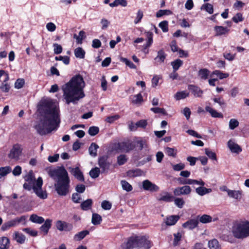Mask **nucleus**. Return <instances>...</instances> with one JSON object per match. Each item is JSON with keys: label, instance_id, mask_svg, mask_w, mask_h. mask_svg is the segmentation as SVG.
<instances>
[{"label": "nucleus", "instance_id": "nucleus-62", "mask_svg": "<svg viewBox=\"0 0 249 249\" xmlns=\"http://www.w3.org/2000/svg\"><path fill=\"white\" fill-rule=\"evenodd\" d=\"M120 60L128 66L131 69H136V66L130 61L128 60L127 58L121 57L120 58Z\"/></svg>", "mask_w": 249, "mask_h": 249}, {"label": "nucleus", "instance_id": "nucleus-31", "mask_svg": "<svg viewBox=\"0 0 249 249\" xmlns=\"http://www.w3.org/2000/svg\"><path fill=\"white\" fill-rule=\"evenodd\" d=\"M75 57L80 59H83L85 57V52L81 47L76 48L74 51Z\"/></svg>", "mask_w": 249, "mask_h": 249}, {"label": "nucleus", "instance_id": "nucleus-45", "mask_svg": "<svg viewBox=\"0 0 249 249\" xmlns=\"http://www.w3.org/2000/svg\"><path fill=\"white\" fill-rule=\"evenodd\" d=\"M100 170L98 167L92 168L89 172L90 176L93 178H96L99 176Z\"/></svg>", "mask_w": 249, "mask_h": 249}, {"label": "nucleus", "instance_id": "nucleus-43", "mask_svg": "<svg viewBox=\"0 0 249 249\" xmlns=\"http://www.w3.org/2000/svg\"><path fill=\"white\" fill-rule=\"evenodd\" d=\"M201 10H205L210 14H212L213 12V6L209 3L203 4L201 7Z\"/></svg>", "mask_w": 249, "mask_h": 249}, {"label": "nucleus", "instance_id": "nucleus-4", "mask_svg": "<svg viewBox=\"0 0 249 249\" xmlns=\"http://www.w3.org/2000/svg\"><path fill=\"white\" fill-rule=\"evenodd\" d=\"M231 232L233 236L237 239H243L249 237V221H235L232 227Z\"/></svg>", "mask_w": 249, "mask_h": 249}, {"label": "nucleus", "instance_id": "nucleus-41", "mask_svg": "<svg viewBox=\"0 0 249 249\" xmlns=\"http://www.w3.org/2000/svg\"><path fill=\"white\" fill-rule=\"evenodd\" d=\"M138 146L140 147V149L142 150V148L147 147L146 142L145 140L142 138L136 139L135 141Z\"/></svg>", "mask_w": 249, "mask_h": 249}, {"label": "nucleus", "instance_id": "nucleus-2", "mask_svg": "<svg viewBox=\"0 0 249 249\" xmlns=\"http://www.w3.org/2000/svg\"><path fill=\"white\" fill-rule=\"evenodd\" d=\"M85 83L82 76L79 74L73 76L71 79L63 87V97L66 103L69 104H77L78 102L83 99L85 94L84 88Z\"/></svg>", "mask_w": 249, "mask_h": 249}, {"label": "nucleus", "instance_id": "nucleus-54", "mask_svg": "<svg viewBox=\"0 0 249 249\" xmlns=\"http://www.w3.org/2000/svg\"><path fill=\"white\" fill-rule=\"evenodd\" d=\"M172 14V12L169 10H160L156 13V17L160 18L163 15H169Z\"/></svg>", "mask_w": 249, "mask_h": 249}, {"label": "nucleus", "instance_id": "nucleus-22", "mask_svg": "<svg viewBox=\"0 0 249 249\" xmlns=\"http://www.w3.org/2000/svg\"><path fill=\"white\" fill-rule=\"evenodd\" d=\"M10 241L6 237H1L0 238V249H8L9 248Z\"/></svg>", "mask_w": 249, "mask_h": 249}, {"label": "nucleus", "instance_id": "nucleus-55", "mask_svg": "<svg viewBox=\"0 0 249 249\" xmlns=\"http://www.w3.org/2000/svg\"><path fill=\"white\" fill-rule=\"evenodd\" d=\"M25 84V81L22 78L18 79L15 83V88L19 89L22 88Z\"/></svg>", "mask_w": 249, "mask_h": 249}, {"label": "nucleus", "instance_id": "nucleus-28", "mask_svg": "<svg viewBox=\"0 0 249 249\" xmlns=\"http://www.w3.org/2000/svg\"><path fill=\"white\" fill-rule=\"evenodd\" d=\"M206 110L209 112L213 117L214 118H222L223 117L222 114L220 113H218L216 110H214L209 106H206L205 107Z\"/></svg>", "mask_w": 249, "mask_h": 249}, {"label": "nucleus", "instance_id": "nucleus-38", "mask_svg": "<svg viewBox=\"0 0 249 249\" xmlns=\"http://www.w3.org/2000/svg\"><path fill=\"white\" fill-rule=\"evenodd\" d=\"M92 203V201L91 199H88L87 200L83 201L81 204V209L83 210H88L90 209Z\"/></svg>", "mask_w": 249, "mask_h": 249}, {"label": "nucleus", "instance_id": "nucleus-48", "mask_svg": "<svg viewBox=\"0 0 249 249\" xmlns=\"http://www.w3.org/2000/svg\"><path fill=\"white\" fill-rule=\"evenodd\" d=\"M121 184L123 189L127 192H130L133 189L132 186L125 180H122Z\"/></svg>", "mask_w": 249, "mask_h": 249}, {"label": "nucleus", "instance_id": "nucleus-24", "mask_svg": "<svg viewBox=\"0 0 249 249\" xmlns=\"http://www.w3.org/2000/svg\"><path fill=\"white\" fill-rule=\"evenodd\" d=\"M199 221L203 224L210 223L212 221H215L217 220V218L213 219L212 217L208 214H203L201 216H198Z\"/></svg>", "mask_w": 249, "mask_h": 249}, {"label": "nucleus", "instance_id": "nucleus-29", "mask_svg": "<svg viewBox=\"0 0 249 249\" xmlns=\"http://www.w3.org/2000/svg\"><path fill=\"white\" fill-rule=\"evenodd\" d=\"M30 220L33 223L37 224H42L44 222L43 217L39 216L35 214H33L30 216Z\"/></svg>", "mask_w": 249, "mask_h": 249}, {"label": "nucleus", "instance_id": "nucleus-36", "mask_svg": "<svg viewBox=\"0 0 249 249\" xmlns=\"http://www.w3.org/2000/svg\"><path fill=\"white\" fill-rule=\"evenodd\" d=\"M127 4L126 0H115L113 2L109 3V6L112 7H116L118 5L125 7L127 6Z\"/></svg>", "mask_w": 249, "mask_h": 249}, {"label": "nucleus", "instance_id": "nucleus-15", "mask_svg": "<svg viewBox=\"0 0 249 249\" xmlns=\"http://www.w3.org/2000/svg\"><path fill=\"white\" fill-rule=\"evenodd\" d=\"M198 224V221L197 219H191L182 224V227L188 230H193L196 228Z\"/></svg>", "mask_w": 249, "mask_h": 249}, {"label": "nucleus", "instance_id": "nucleus-44", "mask_svg": "<svg viewBox=\"0 0 249 249\" xmlns=\"http://www.w3.org/2000/svg\"><path fill=\"white\" fill-rule=\"evenodd\" d=\"M102 221L101 216L97 213H93L92 216V223L93 224L96 225L99 224Z\"/></svg>", "mask_w": 249, "mask_h": 249}, {"label": "nucleus", "instance_id": "nucleus-60", "mask_svg": "<svg viewBox=\"0 0 249 249\" xmlns=\"http://www.w3.org/2000/svg\"><path fill=\"white\" fill-rule=\"evenodd\" d=\"M232 20L236 23L241 22L244 20V18L241 13H237L232 18Z\"/></svg>", "mask_w": 249, "mask_h": 249}, {"label": "nucleus", "instance_id": "nucleus-21", "mask_svg": "<svg viewBox=\"0 0 249 249\" xmlns=\"http://www.w3.org/2000/svg\"><path fill=\"white\" fill-rule=\"evenodd\" d=\"M214 30L215 31L216 36H217L225 35L227 34L229 31V29L227 27L221 26H215L214 28Z\"/></svg>", "mask_w": 249, "mask_h": 249}, {"label": "nucleus", "instance_id": "nucleus-61", "mask_svg": "<svg viewBox=\"0 0 249 249\" xmlns=\"http://www.w3.org/2000/svg\"><path fill=\"white\" fill-rule=\"evenodd\" d=\"M55 59L57 61L58 60H61L63 62L66 64L68 65L70 63V58L69 57L67 56H56L55 57Z\"/></svg>", "mask_w": 249, "mask_h": 249}, {"label": "nucleus", "instance_id": "nucleus-40", "mask_svg": "<svg viewBox=\"0 0 249 249\" xmlns=\"http://www.w3.org/2000/svg\"><path fill=\"white\" fill-rule=\"evenodd\" d=\"M183 64V61L180 59H177L171 63L173 70L177 71Z\"/></svg>", "mask_w": 249, "mask_h": 249}, {"label": "nucleus", "instance_id": "nucleus-33", "mask_svg": "<svg viewBox=\"0 0 249 249\" xmlns=\"http://www.w3.org/2000/svg\"><path fill=\"white\" fill-rule=\"evenodd\" d=\"M9 76L7 73H5V79L3 82L2 85L0 86V89L4 92H8L10 89V86L7 84V82L9 80Z\"/></svg>", "mask_w": 249, "mask_h": 249}, {"label": "nucleus", "instance_id": "nucleus-53", "mask_svg": "<svg viewBox=\"0 0 249 249\" xmlns=\"http://www.w3.org/2000/svg\"><path fill=\"white\" fill-rule=\"evenodd\" d=\"M127 160L126 156L124 155H121L117 157V163L119 165L124 164Z\"/></svg>", "mask_w": 249, "mask_h": 249}, {"label": "nucleus", "instance_id": "nucleus-12", "mask_svg": "<svg viewBox=\"0 0 249 249\" xmlns=\"http://www.w3.org/2000/svg\"><path fill=\"white\" fill-rule=\"evenodd\" d=\"M98 164L101 169L102 173H107L109 170L110 163L107 161V157H102L99 159Z\"/></svg>", "mask_w": 249, "mask_h": 249}, {"label": "nucleus", "instance_id": "nucleus-49", "mask_svg": "<svg viewBox=\"0 0 249 249\" xmlns=\"http://www.w3.org/2000/svg\"><path fill=\"white\" fill-rule=\"evenodd\" d=\"M188 184L197 185L203 186L205 185V183L201 179L198 180L193 179H188Z\"/></svg>", "mask_w": 249, "mask_h": 249}, {"label": "nucleus", "instance_id": "nucleus-32", "mask_svg": "<svg viewBox=\"0 0 249 249\" xmlns=\"http://www.w3.org/2000/svg\"><path fill=\"white\" fill-rule=\"evenodd\" d=\"M212 191L211 189H207L203 186L199 187L196 188V193L201 196H204L205 194L210 193Z\"/></svg>", "mask_w": 249, "mask_h": 249}, {"label": "nucleus", "instance_id": "nucleus-46", "mask_svg": "<svg viewBox=\"0 0 249 249\" xmlns=\"http://www.w3.org/2000/svg\"><path fill=\"white\" fill-rule=\"evenodd\" d=\"M143 172L140 169H136L133 170H130L128 172V175L131 177L141 176L142 175Z\"/></svg>", "mask_w": 249, "mask_h": 249}, {"label": "nucleus", "instance_id": "nucleus-37", "mask_svg": "<svg viewBox=\"0 0 249 249\" xmlns=\"http://www.w3.org/2000/svg\"><path fill=\"white\" fill-rule=\"evenodd\" d=\"M189 93L186 91H182L177 92L174 95V97L177 100H179L186 98L189 96Z\"/></svg>", "mask_w": 249, "mask_h": 249}, {"label": "nucleus", "instance_id": "nucleus-34", "mask_svg": "<svg viewBox=\"0 0 249 249\" xmlns=\"http://www.w3.org/2000/svg\"><path fill=\"white\" fill-rule=\"evenodd\" d=\"M166 58V54L162 50H160L158 52V55L155 58V60L158 63H161L164 62Z\"/></svg>", "mask_w": 249, "mask_h": 249}, {"label": "nucleus", "instance_id": "nucleus-19", "mask_svg": "<svg viewBox=\"0 0 249 249\" xmlns=\"http://www.w3.org/2000/svg\"><path fill=\"white\" fill-rule=\"evenodd\" d=\"M117 145L119 146L121 150L124 152H129L133 150L135 147V145L132 142H123L122 143H118Z\"/></svg>", "mask_w": 249, "mask_h": 249}, {"label": "nucleus", "instance_id": "nucleus-51", "mask_svg": "<svg viewBox=\"0 0 249 249\" xmlns=\"http://www.w3.org/2000/svg\"><path fill=\"white\" fill-rule=\"evenodd\" d=\"M239 122L235 119H231L229 121V128L233 130L239 125Z\"/></svg>", "mask_w": 249, "mask_h": 249}, {"label": "nucleus", "instance_id": "nucleus-13", "mask_svg": "<svg viewBox=\"0 0 249 249\" xmlns=\"http://www.w3.org/2000/svg\"><path fill=\"white\" fill-rule=\"evenodd\" d=\"M142 187L144 190L152 192H156L159 190V187L158 186L148 180H145L143 181Z\"/></svg>", "mask_w": 249, "mask_h": 249}, {"label": "nucleus", "instance_id": "nucleus-56", "mask_svg": "<svg viewBox=\"0 0 249 249\" xmlns=\"http://www.w3.org/2000/svg\"><path fill=\"white\" fill-rule=\"evenodd\" d=\"M175 204L179 208H182L185 204V202L181 198L177 197L174 199Z\"/></svg>", "mask_w": 249, "mask_h": 249}, {"label": "nucleus", "instance_id": "nucleus-58", "mask_svg": "<svg viewBox=\"0 0 249 249\" xmlns=\"http://www.w3.org/2000/svg\"><path fill=\"white\" fill-rule=\"evenodd\" d=\"M143 16V12L141 10H139L137 13L136 17L134 21L135 24L139 23Z\"/></svg>", "mask_w": 249, "mask_h": 249}, {"label": "nucleus", "instance_id": "nucleus-9", "mask_svg": "<svg viewBox=\"0 0 249 249\" xmlns=\"http://www.w3.org/2000/svg\"><path fill=\"white\" fill-rule=\"evenodd\" d=\"M21 146L18 144H14L8 155V158L15 160H18L21 155Z\"/></svg>", "mask_w": 249, "mask_h": 249}, {"label": "nucleus", "instance_id": "nucleus-14", "mask_svg": "<svg viewBox=\"0 0 249 249\" xmlns=\"http://www.w3.org/2000/svg\"><path fill=\"white\" fill-rule=\"evenodd\" d=\"M224 191L227 192L228 196L230 197L237 199L240 200L242 196V191L240 190H231L226 188Z\"/></svg>", "mask_w": 249, "mask_h": 249}, {"label": "nucleus", "instance_id": "nucleus-18", "mask_svg": "<svg viewBox=\"0 0 249 249\" xmlns=\"http://www.w3.org/2000/svg\"><path fill=\"white\" fill-rule=\"evenodd\" d=\"M188 89L191 91L195 97H201L203 93V90L199 87L194 85H189Z\"/></svg>", "mask_w": 249, "mask_h": 249}, {"label": "nucleus", "instance_id": "nucleus-26", "mask_svg": "<svg viewBox=\"0 0 249 249\" xmlns=\"http://www.w3.org/2000/svg\"><path fill=\"white\" fill-rule=\"evenodd\" d=\"M172 196L167 192H163L161 193L160 196L158 198V200L165 202H170L172 200Z\"/></svg>", "mask_w": 249, "mask_h": 249}, {"label": "nucleus", "instance_id": "nucleus-64", "mask_svg": "<svg viewBox=\"0 0 249 249\" xmlns=\"http://www.w3.org/2000/svg\"><path fill=\"white\" fill-rule=\"evenodd\" d=\"M53 52L55 54H58L62 53V47L60 45L57 43H54L53 44Z\"/></svg>", "mask_w": 249, "mask_h": 249}, {"label": "nucleus", "instance_id": "nucleus-3", "mask_svg": "<svg viewBox=\"0 0 249 249\" xmlns=\"http://www.w3.org/2000/svg\"><path fill=\"white\" fill-rule=\"evenodd\" d=\"M49 176L56 181L54 184L57 194L62 196H66L69 192L70 179L66 170L63 167L50 170Z\"/></svg>", "mask_w": 249, "mask_h": 249}, {"label": "nucleus", "instance_id": "nucleus-30", "mask_svg": "<svg viewBox=\"0 0 249 249\" xmlns=\"http://www.w3.org/2000/svg\"><path fill=\"white\" fill-rule=\"evenodd\" d=\"M89 234V231L87 230H84L76 233L73 237L76 241H80L84 239L86 235Z\"/></svg>", "mask_w": 249, "mask_h": 249}, {"label": "nucleus", "instance_id": "nucleus-5", "mask_svg": "<svg viewBox=\"0 0 249 249\" xmlns=\"http://www.w3.org/2000/svg\"><path fill=\"white\" fill-rule=\"evenodd\" d=\"M139 247H144L145 249L150 248V242L144 237H131L122 245L123 249H131Z\"/></svg>", "mask_w": 249, "mask_h": 249}, {"label": "nucleus", "instance_id": "nucleus-35", "mask_svg": "<svg viewBox=\"0 0 249 249\" xmlns=\"http://www.w3.org/2000/svg\"><path fill=\"white\" fill-rule=\"evenodd\" d=\"M99 148V146L95 143L92 142L89 148V151L90 155L92 157H96L97 156V150Z\"/></svg>", "mask_w": 249, "mask_h": 249}, {"label": "nucleus", "instance_id": "nucleus-1", "mask_svg": "<svg viewBox=\"0 0 249 249\" xmlns=\"http://www.w3.org/2000/svg\"><path fill=\"white\" fill-rule=\"evenodd\" d=\"M40 116L34 128L40 135H45L57 129L60 123V111L51 99L42 100L38 106Z\"/></svg>", "mask_w": 249, "mask_h": 249}, {"label": "nucleus", "instance_id": "nucleus-7", "mask_svg": "<svg viewBox=\"0 0 249 249\" xmlns=\"http://www.w3.org/2000/svg\"><path fill=\"white\" fill-rule=\"evenodd\" d=\"M42 185L43 180L41 177H39L32 189L33 190L34 192L39 198L44 199L47 197L48 195L46 191L42 189Z\"/></svg>", "mask_w": 249, "mask_h": 249}, {"label": "nucleus", "instance_id": "nucleus-50", "mask_svg": "<svg viewBox=\"0 0 249 249\" xmlns=\"http://www.w3.org/2000/svg\"><path fill=\"white\" fill-rule=\"evenodd\" d=\"M212 74L218 76L219 79H220L226 78L227 77H228L229 76L228 73H223L218 70H215V71H213V72Z\"/></svg>", "mask_w": 249, "mask_h": 249}, {"label": "nucleus", "instance_id": "nucleus-25", "mask_svg": "<svg viewBox=\"0 0 249 249\" xmlns=\"http://www.w3.org/2000/svg\"><path fill=\"white\" fill-rule=\"evenodd\" d=\"M14 239L18 243L23 244L26 240L25 236L21 233L15 232Z\"/></svg>", "mask_w": 249, "mask_h": 249}, {"label": "nucleus", "instance_id": "nucleus-52", "mask_svg": "<svg viewBox=\"0 0 249 249\" xmlns=\"http://www.w3.org/2000/svg\"><path fill=\"white\" fill-rule=\"evenodd\" d=\"M174 239L173 241V245L176 246L178 245L179 242L182 238V234L181 233L178 232L174 234Z\"/></svg>", "mask_w": 249, "mask_h": 249}, {"label": "nucleus", "instance_id": "nucleus-57", "mask_svg": "<svg viewBox=\"0 0 249 249\" xmlns=\"http://www.w3.org/2000/svg\"><path fill=\"white\" fill-rule=\"evenodd\" d=\"M99 129L97 126H91L88 130L89 134L92 136H95L98 133Z\"/></svg>", "mask_w": 249, "mask_h": 249}, {"label": "nucleus", "instance_id": "nucleus-27", "mask_svg": "<svg viewBox=\"0 0 249 249\" xmlns=\"http://www.w3.org/2000/svg\"><path fill=\"white\" fill-rule=\"evenodd\" d=\"M210 71L206 69H200L198 72V76L201 80H206L209 75Z\"/></svg>", "mask_w": 249, "mask_h": 249}, {"label": "nucleus", "instance_id": "nucleus-59", "mask_svg": "<svg viewBox=\"0 0 249 249\" xmlns=\"http://www.w3.org/2000/svg\"><path fill=\"white\" fill-rule=\"evenodd\" d=\"M146 36L147 37V46H150L153 43V33L150 32L146 33Z\"/></svg>", "mask_w": 249, "mask_h": 249}, {"label": "nucleus", "instance_id": "nucleus-10", "mask_svg": "<svg viewBox=\"0 0 249 249\" xmlns=\"http://www.w3.org/2000/svg\"><path fill=\"white\" fill-rule=\"evenodd\" d=\"M55 226L56 229L60 231H70L73 229V226L71 224L62 220L57 221Z\"/></svg>", "mask_w": 249, "mask_h": 249}, {"label": "nucleus", "instance_id": "nucleus-47", "mask_svg": "<svg viewBox=\"0 0 249 249\" xmlns=\"http://www.w3.org/2000/svg\"><path fill=\"white\" fill-rule=\"evenodd\" d=\"M210 249H219L220 247L218 242L216 239H213L210 241L208 243Z\"/></svg>", "mask_w": 249, "mask_h": 249}, {"label": "nucleus", "instance_id": "nucleus-23", "mask_svg": "<svg viewBox=\"0 0 249 249\" xmlns=\"http://www.w3.org/2000/svg\"><path fill=\"white\" fill-rule=\"evenodd\" d=\"M179 216L178 215H171L166 218L165 223L168 226L175 225L178 220Z\"/></svg>", "mask_w": 249, "mask_h": 249}, {"label": "nucleus", "instance_id": "nucleus-8", "mask_svg": "<svg viewBox=\"0 0 249 249\" xmlns=\"http://www.w3.org/2000/svg\"><path fill=\"white\" fill-rule=\"evenodd\" d=\"M23 178L26 181L23 185L24 189L28 191L31 190L36 182L33 171L30 170L28 172H27L26 175L23 177Z\"/></svg>", "mask_w": 249, "mask_h": 249}, {"label": "nucleus", "instance_id": "nucleus-39", "mask_svg": "<svg viewBox=\"0 0 249 249\" xmlns=\"http://www.w3.org/2000/svg\"><path fill=\"white\" fill-rule=\"evenodd\" d=\"M143 101V98L141 93L134 95L131 100V103L133 104H140Z\"/></svg>", "mask_w": 249, "mask_h": 249}, {"label": "nucleus", "instance_id": "nucleus-63", "mask_svg": "<svg viewBox=\"0 0 249 249\" xmlns=\"http://www.w3.org/2000/svg\"><path fill=\"white\" fill-rule=\"evenodd\" d=\"M165 153L169 156L175 157L177 154L176 150L172 148L166 147L165 149Z\"/></svg>", "mask_w": 249, "mask_h": 249}, {"label": "nucleus", "instance_id": "nucleus-17", "mask_svg": "<svg viewBox=\"0 0 249 249\" xmlns=\"http://www.w3.org/2000/svg\"><path fill=\"white\" fill-rule=\"evenodd\" d=\"M71 173L78 180L81 181H84L83 175L78 167L76 168H70Z\"/></svg>", "mask_w": 249, "mask_h": 249}, {"label": "nucleus", "instance_id": "nucleus-11", "mask_svg": "<svg viewBox=\"0 0 249 249\" xmlns=\"http://www.w3.org/2000/svg\"><path fill=\"white\" fill-rule=\"evenodd\" d=\"M192 191V189L189 186L184 185L182 187L176 188L174 191V194L176 196H180L182 195H188Z\"/></svg>", "mask_w": 249, "mask_h": 249}, {"label": "nucleus", "instance_id": "nucleus-6", "mask_svg": "<svg viewBox=\"0 0 249 249\" xmlns=\"http://www.w3.org/2000/svg\"><path fill=\"white\" fill-rule=\"evenodd\" d=\"M26 218L27 217L25 216L22 215L19 217H16V218L7 221L2 224L1 227V230L4 231L8 230L12 227L18 226L20 223L24 224Z\"/></svg>", "mask_w": 249, "mask_h": 249}, {"label": "nucleus", "instance_id": "nucleus-42", "mask_svg": "<svg viewBox=\"0 0 249 249\" xmlns=\"http://www.w3.org/2000/svg\"><path fill=\"white\" fill-rule=\"evenodd\" d=\"M12 171L11 168L9 166L2 167L0 168V176L3 177L10 173Z\"/></svg>", "mask_w": 249, "mask_h": 249}, {"label": "nucleus", "instance_id": "nucleus-16", "mask_svg": "<svg viewBox=\"0 0 249 249\" xmlns=\"http://www.w3.org/2000/svg\"><path fill=\"white\" fill-rule=\"evenodd\" d=\"M228 146L232 153H239L242 151L240 146L231 140L228 141Z\"/></svg>", "mask_w": 249, "mask_h": 249}, {"label": "nucleus", "instance_id": "nucleus-20", "mask_svg": "<svg viewBox=\"0 0 249 249\" xmlns=\"http://www.w3.org/2000/svg\"><path fill=\"white\" fill-rule=\"evenodd\" d=\"M52 220L47 219L44 220V223L40 227V230L43 232L44 235H46L52 225Z\"/></svg>", "mask_w": 249, "mask_h": 249}]
</instances>
